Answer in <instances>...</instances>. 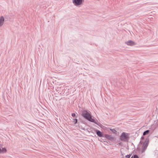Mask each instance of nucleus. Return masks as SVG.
<instances>
[{"instance_id":"1","label":"nucleus","mask_w":158,"mask_h":158,"mask_svg":"<svg viewBox=\"0 0 158 158\" xmlns=\"http://www.w3.org/2000/svg\"><path fill=\"white\" fill-rule=\"evenodd\" d=\"M81 115L85 119L90 122L94 123L97 125H98V120H96L92 118V116L91 112L89 110H81Z\"/></svg>"},{"instance_id":"2","label":"nucleus","mask_w":158,"mask_h":158,"mask_svg":"<svg viewBox=\"0 0 158 158\" xmlns=\"http://www.w3.org/2000/svg\"><path fill=\"white\" fill-rule=\"evenodd\" d=\"M130 133L123 132L120 136V139L122 141L127 142L129 139Z\"/></svg>"},{"instance_id":"3","label":"nucleus","mask_w":158,"mask_h":158,"mask_svg":"<svg viewBox=\"0 0 158 158\" xmlns=\"http://www.w3.org/2000/svg\"><path fill=\"white\" fill-rule=\"evenodd\" d=\"M149 138L148 137L146 139L144 142L143 143L141 151L142 153L144 152L146 149L149 144Z\"/></svg>"},{"instance_id":"4","label":"nucleus","mask_w":158,"mask_h":158,"mask_svg":"<svg viewBox=\"0 0 158 158\" xmlns=\"http://www.w3.org/2000/svg\"><path fill=\"white\" fill-rule=\"evenodd\" d=\"M74 4L77 6H78L81 5L82 3L83 0H72Z\"/></svg>"},{"instance_id":"5","label":"nucleus","mask_w":158,"mask_h":158,"mask_svg":"<svg viewBox=\"0 0 158 158\" xmlns=\"http://www.w3.org/2000/svg\"><path fill=\"white\" fill-rule=\"evenodd\" d=\"M104 137H105L107 139L112 141L114 139V137H112L111 135L108 134H105L104 135Z\"/></svg>"},{"instance_id":"6","label":"nucleus","mask_w":158,"mask_h":158,"mask_svg":"<svg viewBox=\"0 0 158 158\" xmlns=\"http://www.w3.org/2000/svg\"><path fill=\"white\" fill-rule=\"evenodd\" d=\"M95 132L97 135L99 137H104V135L100 131L98 130H96Z\"/></svg>"},{"instance_id":"7","label":"nucleus","mask_w":158,"mask_h":158,"mask_svg":"<svg viewBox=\"0 0 158 158\" xmlns=\"http://www.w3.org/2000/svg\"><path fill=\"white\" fill-rule=\"evenodd\" d=\"M126 44L128 45H135V43L133 41L131 40H128L126 42Z\"/></svg>"},{"instance_id":"8","label":"nucleus","mask_w":158,"mask_h":158,"mask_svg":"<svg viewBox=\"0 0 158 158\" xmlns=\"http://www.w3.org/2000/svg\"><path fill=\"white\" fill-rule=\"evenodd\" d=\"M4 20V18L3 16L0 17V27L3 24Z\"/></svg>"},{"instance_id":"9","label":"nucleus","mask_w":158,"mask_h":158,"mask_svg":"<svg viewBox=\"0 0 158 158\" xmlns=\"http://www.w3.org/2000/svg\"><path fill=\"white\" fill-rule=\"evenodd\" d=\"M7 152V150L6 148H2V149L0 148V153H6Z\"/></svg>"},{"instance_id":"10","label":"nucleus","mask_w":158,"mask_h":158,"mask_svg":"<svg viewBox=\"0 0 158 158\" xmlns=\"http://www.w3.org/2000/svg\"><path fill=\"white\" fill-rule=\"evenodd\" d=\"M150 132V131L149 130H147L145 131H144L143 134V135H145L148 134Z\"/></svg>"},{"instance_id":"11","label":"nucleus","mask_w":158,"mask_h":158,"mask_svg":"<svg viewBox=\"0 0 158 158\" xmlns=\"http://www.w3.org/2000/svg\"><path fill=\"white\" fill-rule=\"evenodd\" d=\"M73 122L74 124H76L77 122V118L73 119Z\"/></svg>"},{"instance_id":"12","label":"nucleus","mask_w":158,"mask_h":158,"mask_svg":"<svg viewBox=\"0 0 158 158\" xmlns=\"http://www.w3.org/2000/svg\"><path fill=\"white\" fill-rule=\"evenodd\" d=\"M110 130L114 133H116L117 132L116 130L114 129H110Z\"/></svg>"},{"instance_id":"13","label":"nucleus","mask_w":158,"mask_h":158,"mask_svg":"<svg viewBox=\"0 0 158 158\" xmlns=\"http://www.w3.org/2000/svg\"><path fill=\"white\" fill-rule=\"evenodd\" d=\"M132 157L133 158H139V156L136 154L134 155Z\"/></svg>"},{"instance_id":"14","label":"nucleus","mask_w":158,"mask_h":158,"mask_svg":"<svg viewBox=\"0 0 158 158\" xmlns=\"http://www.w3.org/2000/svg\"><path fill=\"white\" fill-rule=\"evenodd\" d=\"M131 155H126L125 156V158H130L131 156Z\"/></svg>"},{"instance_id":"15","label":"nucleus","mask_w":158,"mask_h":158,"mask_svg":"<svg viewBox=\"0 0 158 158\" xmlns=\"http://www.w3.org/2000/svg\"><path fill=\"white\" fill-rule=\"evenodd\" d=\"M71 115L72 117H74L76 116V114L74 113H72L71 114Z\"/></svg>"},{"instance_id":"16","label":"nucleus","mask_w":158,"mask_h":158,"mask_svg":"<svg viewBox=\"0 0 158 158\" xmlns=\"http://www.w3.org/2000/svg\"><path fill=\"white\" fill-rule=\"evenodd\" d=\"M143 136H142L141 138V140L143 139H144V137Z\"/></svg>"},{"instance_id":"17","label":"nucleus","mask_w":158,"mask_h":158,"mask_svg":"<svg viewBox=\"0 0 158 158\" xmlns=\"http://www.w3.org/2000/svg\"><path fill=\"white\" fill-rule=\"evenodd\" d=\"M98 140L101 142H102V139H98Z\"/></svg>"},{"instance_id":"18","label":"nucleus","mask_w":158,"mask_h":158,"mask_svg":"<svg viewBox=\"0 0 158 158\" xmlns=\"http://www.w3.org/2000/svg\"><path fill=\"white\" fill-rule=\"evenodd\" d=\"M140 143H141V144L142 143V141H140Z\"/></svg>"},{"instance_id":"19","label":"nucleus","mask_w":158,"mask_h":158,"mask_svg":"<svg viewBox=\"0 0 158 158\" xmlns=\"http://www.w3.org/2000/svg\"><path fill=\"white\" fill-rule=\"evenodd\" d=\"M131 158H133L132 156L131 157Z\"/></svg>"},{"instance_id":"20","label":"nucleus","mask_w":158,"mask_h":158,"mask_svg":"<svg viewBox=\"0 0 158 158\" xmlns=\"http://www.w3.org/2000/svg\"><path fill=\"white\" fill-rule=\"evenodd\" d=\"M122 158H124V157H122Z\"/></svg>"}]
</instances>
